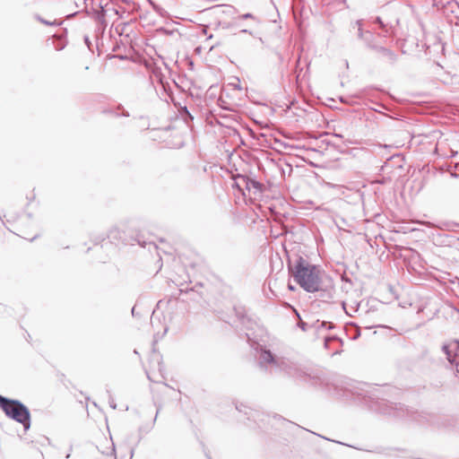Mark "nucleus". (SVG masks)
<instances>
[{
    "instance_id": "15",
    "label": "nucleus",
    "mask_w": 459,
    "mask_h": 459,
    "mask_svg": "<svg viewBox=\"0 0 459 459\" xmlns=\"http://www.w3.org/2000/svg\"><path fill=\"white\" fill-rule=\"evenodd\" d=\"M239 19H244V20H246V19H255V16L252 13H245V14L239 16Z\"/></svg>"
},
{
    "instance_id": "22",
    "label": "nucleus",
    "mask_w": 459,
    "mask_h": 459,
    "mask_svg": "<svg viewBox=\"0 0 459 459\" xmlns=\"http://www.w3.org/2000/svg\"><path fill=\"white\" fill-rule=\"evenodd\" d=\"M85 43H86L87 45H89V44H90V41H89L88 37H86V38H85Z\"/></svg>"
},
{
    "instance_id": "4",
    "label": "nucleus",
    "mask_w": 459,
    "mask_h": 459,
    "mask_svg": "<svg viewBox=\"0 0 459 459\" xmlns=\"http://www.w3.org/2000/svg\"><path fill=\"white\" fill-rule=\"evenodd\" d=\"M233 186L242 192L245 190L248 192L253 191L255 195L263 191V185L260 182L245 175H237L234 178ZM243 195H245V193H243Z\"/></svg>"
},
{
    "instance_id": "18",
    "label": "nucleus",
    "mask_w": 459,
    "mask_h": 459,
    "mask_svg": "<svg viewBox=\"0 0 459 459\" xmlns=\"http://www.w3.org/2000/svg\"><path fill=\"white\" fill-rule=\"evenodd\" d=\"M115 233H117V230L110 231V234L108 235V238H115V236H114Z\"/></svg>"
},
{
    "instance_id": "12",
    "label": "nucleus",
    "mask_w": 459,
    "mask_h": 459,
    "mask_svg": "<svg viewBox=\"0 0 459 459\" xmlns=\"http://www.w3.org/2000/svg\"><path fill=\"white\" fill-rule=\"evenodd\" d=\"M39 22L46 24V25H50V26H57L59 25V22L54 21V22H49V21H47L45 19H42V18H39Z\"/></svg>"
},
{
    "instance_id": "27",
    "label": "nucleus",
    "mask_w": 459,
    "mask_h": 459,
    "mask_svg": "<svg viewBox=\"0 0 459 459\" xmlns=\"http://www.w3.org/2000/svg\"><path fill=\"white\" fill-rule=\"evenodd\" d=\"M158 413H159V409L157 410L156 415H155V417H154V420H157Z\"/></svg>"
},
{
    "instance_id": "10",
    "label": "nucleus",
    "mask_w": 459,
    "mask_h": 459,
    "mask_svg": "<svg viewBox=\"0 0 459 459\" xmlns=\"http://www.w3.org/2000/svg\"><path fill=\"white\" fill-rule=\"evenodd\" d=\"M374 22L377 23L379 25V28L383 30V32L387 33L388 32V27L386 24L383 22L380 17H376L374 20Z\"/></svg>"
},
{
    "instance_id": "17",
    "label": "nucleus",
    "mask_w": 459,
    "mask_h": 459,
    "mask_svg": "<svg viewBox=\"0 0 459 459\" xmlns=\"http://www.w3.org/2000/svg\"><path fill=\"white\" fill-rule=\"evenodd\" d=\"M299 327H300L303 331H305V330H306V325H306V323L301 322V323H299Z\"/></svg>"
},
{
    "instance_id": "25",
    "label": "nucleus",
    "mask_w": 459,
    "mask_h": 459,
    "mask_svg": "<svg viewBox=\"0 0 459 459\" xmlns=\"http://www.w3.org/2000/svg\"><path fill=\"white\" fill-rule=\"evenodd\" d=\"M132 314H133V316H134V314H136V311H134V307L132 308Z\"/></svg>"
},
{
    "instance_id": "30",
    "label": "nucleus",
    "mask_w": 459,
    "mask_h": 459,
    "mask_svg": "<svg viewBox=\"0 0 459 459\" xmlns=\"http://www.w3.org/2000/svg\"><path fill=\"white\" fill-rule=\"evenodd\" d=\"M149 4L152 5V3H153L152 0H147Z\"/></svg>"
},
{
    "instance_id": "7",
    "label": "nucleus",
    "mask_w": 459,
    "mask_h": 459,
    "mask_svg": "<svg viewBox=\"0 0 459 459\" xmlns=\"http://www.w3.org/2000/svg\"><path fill=\"white\" fill-rule=\"evenodd\" d=\"M353 28H357L358 30V39H361L368 48L371 49L377 48V46L374 40V34L370 30H363V20H357L353 23Z\"/></svg>"
},
{
    "instance_id": "19",
    "label": "nucleus",
    "mask_w": 459,
    "mask_h": 459,
    "mask_svg": "<svg viewBox=\"0 0 459 459\" xmlns=\"http://www.w3.org/2000/svg\"><path fill=\"white\" fill-rule=\"evenodd\" d=\"M241 32H243V33L252 34V32H251L250 30H246V29H245V30H241Z\"/></svg>"
},
{
    "instance_id": "14",
    "label": "nucleus",
    "mask_w": 459,
    "mask_h": 459,
    "mask_svg": "<svg viewBox=\"0 0 459 459\" xmlns=\"http://www.w3.org/2000/svg\"><path fill=\"white\" fill-rule=\"evenodd\" d=\"M336 339H337V338H336V337H334V336L326 337V338L325 339V348H328V344H329V342H330L331 341H334V340H336Z\"/></svg>"
},
{
    "instance_id": "1",
    "label": "nucleus",
    "mask_w": 459,
    "mask_h": 459,
    "mask_svg": "<svg viewBox=\"0 0 459 459\" xmlns=\"http://www.w3.org/2000/svg\"><path fill=\"white\" fill-rule=\"evenodd\" d=\"M288 268L294 281L307 292L326 291L320 269L302 256L289 260Z\"/></svg>"
},
{
    "instance_id": "28",
    "label": "nucleus",
    "mask_w": 459,
    "mask_h": 459,
    "mask_svg": "<svg viewBox=\"0 0 459 459\" xmlns=\"http://www.w3.org/2000/svg\"><path fill=\"white\" fill-rule=\"evenodd\" d=\"M159 370L161 371L160 363L159 362Z\"/></svg>"
},
{
    "instance_id": "33",
    "label": "nucleus",
    "mask_w": 459,
    "mask_h": 459,
    "mask_svg": "<svg viewBox=\"0 0 459 459\" xmlns=\"http://www.w3.org/2000/svg\"><path fill=\"white\" fill-rule=\"evenodd\" d=\"M154 315H155V312H152V320L153 319V317H154Z\"/></svg>"
},
{
    "instance_id": "13",
    "label": "nucleus",
    "mask_w": 459,
    "mask_h": 459,
    "mask_svg": "<svg viewBox=\"0 0 459 459\" xmlns=\"http://www.w3.org/2000/svg\"><path fill=\"white\" fill-rule=\"evenodd\" d=\"M108 403H109V406L112 409H116L117 408V403H116L114 398L110 394H109V398H108Z\"/></svg>"
},
{
    "instance_id": "5",
    "label": "nucleus",
    "mask_w": 459,
    "mask_h": 459,
    "mask_svg": "<svg viewBox=\"0 0 459 459\" xmlns=\"http://www.w3.org/2000/svg\"><path fill=\"white\" fill-rule=\"evenodd\" d=\"M377 410L383 414L391 415L396 418H402L409 414V410L403 404L389 403L384 399L378 403Z\"/></svg>"
},
{
    "instance_id": "11",
    "label": "nucleus",
    "mask_w": 459,
    "mask_h": 459,
    "mask_svg": "<svg viewBox=\"0 0 459 459\" xmlns=\"http://www.w3.org/2000/svg\"><path fill=\"white\" fill-rule=\"evenodd\" d=\"M245 414L247 415V419H252L253 420H256V417L259 416V413L255 411L249 409V412L245 411Z\"/></svg>"
},
{
    "instance_id": "2",
    "label": "nucleus",
    "mask_w": 459,
    "mask_h": 459,
    "mask_svg": "<svg viewBox=\"0 0 459 459\" xmlns=\"http://www.w3.org/2000/svg\"><path fill=\"white\" fill-rule=\"evenodd\" d=\"M259 364L264 367L272 365L279 369L284 371L290 377L295 378H303L307 376L306 372L300 368L297 364L284 359H279L273 356L271 351L261 349L259 355Z\"/></svg>"
},
{
    "instance_id": "21",
    "label": "nucleus",
    "mask_w": 459,
    "mask_h": 459,
    "mask_svg": "<svg viewBox=\"0 0 459 459\" xmlns=\"http://www.w3.org/2000/svg\"><path fill=\"white\" fill-rule=\"evenodd\" d=\"M451 177L457 178L459 177V175H457L456 173H451Z\"/></svg>"
},
{
    "instance_id": "34",
    "label": "nucleus",
    "mask_w": 459,
    "mask_h": 459,
    "mask_svg": "<svg viewBox=\"0 0 459 459\" xmlns=\"http://www.w3.org/2000/svg\"><path fill=\"white\" fill-rule=\"evenodd\" d=\"M206 456H207L209 459H211V457H210L208 455H206Z\"/></svg>"
},
{
    "instance_id": "20",
    "label": "nucleus",
    "mask_w": 459,
    "mask_h": 459,
    "mask_svg": "<svg viewBox=\"0 0 459 459\" xmlns=\"http://www.w3.org/2000/svg\"><path fill=\"white\" fill-rule=\"evenodd\" d=\"M288 288H289L290 290H295V287L292 286L291 284H289Z\"/></svg>"
},
{
    "instance_id": "32",
    "label": "nucleus",
    "mask_w": 459,
    "mask_h": 459,
    "mask_svg": "<svg viewBox=\"0 0 459 459\" xmlns=\"http://www.w3.org/2000/svg\"><path fill=\"white\" fill-rule=\"evenodd\" d=\"M124 116L129 117V114L126 112V113H124Z\"/></svg>"
},
{
    "instance_id": "24",
    "label": "nucleus",
    "mask_w": 459,
    "mask_h": 459,
    "mask_svg": "<svg viewBox=\"0 0 459 459\" xmlns=\"http://www.w3.org/2000/svg\"><path fill=\"white\" fill-rule=\"evenodd\" d=\"M132 314H133V316H134V314H136V311H134V307L132 308Z\"/></svg>"
},
{
    "instance_id": "31",
    "label": "nucleus",
    "mask_w": 459,
    "mask_h": 459,
    "mask_svg": "<svg viewBox=\"0 0 459 459\" xmlns=\"http://www.w3.org/2000/svg\"><path fill=\"white\" fill-rule=\"evenodd\" d=\"M277 55H278L279 58L281 59V54L277 53Z\"/></svg>"
},
{
    "instance_id": "16",
    "label": "nucleus",
    "mask_w": 459,
    "mask_h": 459,
    "mask_svg": "<svg viewBox=\"0 0 459 459\" xmlns=\"http://www.w3.org/2000/svg\"><path fill=\"white\" fill-rule=\"evenodd\" d=\"M152 6L153 10H154L156 13H160V12H161V10H162V9H161L159 5H157V4H154V3H152Z\"/></svg>"
},
{
    "instance_id": "35",
    "label": "nucleus",
    "mask_w": 459,
    "mask_h": 459,
    "mask_svg": "<svg viewBox=\"0 0 459 459\" xmlns=\"http://www.w3.org/2000/svg\"><path fill=\"white\" fill-rule=\"evenodd\" d=\"M456 167L459 168V164Z\"/></svg>"
},
{
    "instance_id": "6",
    "label": "nucleus",
    "mask_w": 459,
    "mask_h": 459,
    "mask_svg": "<svg viewBox=\"0 0 459 459\" xmlns=\"http://www.w3.org/2000/svg\"><path fill=\"white\" fill-rule=\"evenodd\" d=\"M442 351L450 364L455 366L456 375H459V340H453L442 346Z\"/></svg>"
},
{
    "instance_id": "3",
    "label": "nucleus",
    "mask_w": 459,
    "mask_h": 459,
    "mask_svg": "<svg viewBox=\"0 0 459 459\" xmlns=\"http://www.w3.org/2000/svg\"><path fill=\"white\" fill-rule=\"evenodd\" d=\"M0 408L8 418L21 423L25 430L30 429V412L21 401L5 397L0 403Z\"/></svg>"
},
{
    "instance_id": "9",
    "label": "nucleus",
    "mask_w": 459,
    "mask_h": 459,
    "mask_svg": "<svg viewBox=\"0 0 459 459\" xmlns=\"http://www.w3.org/2000/svg\"><path fill=\"white\" fill-rule=\"evenodd\" d=\"M374 50L381 54L383 56L386 57L387 60L391 63H394L396 60L395 53H394L392 50L385 47L377 46V48H375Z\"/></svg>"
},
{
    "instance_id": "8",
    "label": "nucleus",
    "mask_w": 459,
    "mask_h": 459,
    "mask_svg": "<svg viewBox=\"0 0 459 459\" xmlns=\"http://www.w3.org/2000/svg\"><path fill=\"white\" fill-rule=\"evenodd\" d=\"M112 13L116 15H118V10H117L116 8H109V9H105L104 7H100V11H97L96 13H95V20L100 23L101 25H103L104 27L107 26V23H106V20H105V16H106V13Z\"/></svg>"
},
{
    "instance_id": "26",
    "label": "nucleus",
    "mask_w": 459,
    "mask_h": 459,
    "mask_svg": "<svg viewBox=\"0 0 459 459\" xmlns=\"http://www.w3.org/2000/svg\"><path fill=\"white\" fill-rule=\"evenodd\" d=\"M4 398H5L4 396L0 395V403H2V401H3Z\"/></svg>"
},
{
    "instance_id": "29",
    "label": "nucleus",
    "mask_w": 459,
    "mask_h": 459,
    "mask_svg": "<svg viewBox=\"0 0 459 459\" xmlns=\"http://www.w3.org/2000/svg\"><path fill=\"white\" fill-rule=\"evenodd\" d=\"M236 410H238L239 411H242L238 406L236 407Z\"/></svg>"
},
{
    "instance_id": "23",
    "label": "nucleus",
    "mask_w": 459,
    "mask_h": 459,
    "mask_svg": "<svg viewBox=\"0 0 459 459\" xmlns=\"http://www.w3.org/2000/svg\"><path fill=\"white\" fill-rule=\"evenodd\" d=\"M336 187H337L339 190H341V189H343V188H344V186H336Z\"/></svg>"
}]
</instances>
